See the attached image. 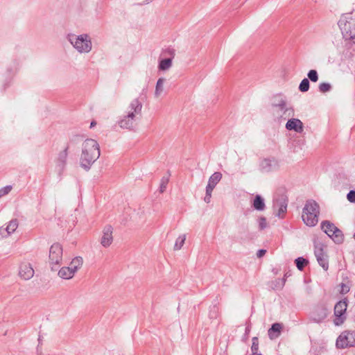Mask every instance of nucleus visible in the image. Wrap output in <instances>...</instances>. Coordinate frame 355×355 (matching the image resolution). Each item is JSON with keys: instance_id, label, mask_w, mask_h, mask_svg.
Segmentation results:
<instances>
[{"instance_id": "obj_1", "label": "nucleus", "mask_w": 355, "mask_h": 355, "mask_svg": "<svg viewBox=\"0 0 355 355\" xmlns=\"http://www.w3.org/2000/svg\"><path fill=\"white\" fill-rule=\"evenodd\" d=\"M101 155L98 143L93 139H87L82 145L80 164L85 171H89Z\"/></svg>"}, {"instance_id": "obj_2", "label": "nucleus", "mask_w": 355, "mask_h": 355, "mask_svg": "<svg viewBox=\"0 0 355 355\" xmlns=\"http://www.w3.org/2000/svg\"><path fill=\"white\" fill-rule=\"evenodd\" d=\"M338 25L343 38L355 44V10L343 14Z\"/></svg>"}, {"instance_id": "obj_3", "label": "nucleus", "mask_w": 355, "mask_h": 355, "mask_svg": "<svg viewBox=\"0 0 355 355\" xmlns=\"http://www.w3.org/2000/svg\"><path fill=\"white\" fill-rule=\"evenodd\" d=\"M320 206L312 199L307 200L302 209V218L304 223L309 227H314L318 222Z\"/></svg>"}, {"instance_id": "obj_4", "label": "nucleus", "mask_w": 355, "mask_h": 355, "mask_svg": "<svg viewBox=\"0 0 355 355\" xmlns=\"http://www.w3.org/2000/svg\"><path fill=\"white\" fill-rule=\"evenodd\" d=\"M288 199L286 194L285 189H278L273 198V209L275 215L279 218L283 219L287 211Z\"/></svg>"}, {"instance_id": "obj_5", "label": "nucleus", "mask_w": 355, "mask_h": 355, "mask_svg": "<svg viewBox=\"0 0 355 355\" xmlns=\"http://www.w3.org/2000/svg\"><path fill=\"white\" fill-rule=\"evenodd\" d=\"M67 39L73 46L80 53H89L92 50V41L87 34H82L78 36L74 34H68Z\"/></svg>"}, {"instance_id": "obj_6", "label": "nucleus", "mask_w": 355, "mask_h": 355, "mask_svg": "<svg viewBox=\"0 0 355 355\" xmlns=\"http://www.w3.org/2000/svg\"><path fill=\"white\" fill-rule=\"evenodd\" d=\"M321 230L336 244L344 242L343 232L329 220H323L320 224Z\"/></svg>"}, {"instance_id": "obj_7", "label": "nucleus", "mask_w": 355, "mask_h": 355, "mask_svg": "<svg viewBox=\"0 0 355 355\" xmlns=\"http://www.w3.org/2000/svg\"><path fill=\"white\" fill-rule=\"evenodd\" d=\"M272 114L278 118H287L293 117L295 115L294 109L293 107L287 105L286 100L278 103V104H271Z\"/></svg>"}, {"instance_id": "obj_8", "label": "nucleus", "mask_w": 355, "mask_h": 355, "mask_svg": "<svg viewBox=\"0 0 355 355\" xmlns=\"http://www.w3.org/2000/svg\"><path fill=\"white\" fill-rule=\"evenodd\" d=\"M314 254L318 264L327 271L329 269L328 255L324 251L326 247L322 243L317 239L313 240Z\"/></svg>"}, {"instance_id": "obj_9", "label": "nucleus", "mask_w": 355, "mask_h": 355, "mask_svg": "<svg viewBox=\"0 0 355 355\" xmlns=\"http://www.w3.org/2000/svg\"><path fill=\"white\" fill-rule=\"evenodd\" d=\"M348 306V300L347 297L338 301L334 306V323L336 326H340L346 320V311Z\"/></svg>"}, {"instance_id": "obj_10", "label": "nucleus", "mask_w": 355, "mask_h": 355, "mask_svg": "<svg viewBox=\"0 0 355 355\" xmlns=\"http://www.w3.org/2000/svg\"><path fill=\"white\" fill-rule=\"evenodd\" d=\"M355 346V331H344L336 339V347L337 349H345Z\"/></svg>"}, {"instance_id": "obj_11", "label": "nucleus", "mask_w": 355, "mask_h": 355, "mask_svg": "<svg viewBox=\"0 0 355 355\" xmlns=\"http://www.w3.org/2000/svg\"><path fill=\"white\" fill-rule=\"evenodd\" d=\"M62 247L58 243H53L49 250V263L51 265H60L62 259Z\"/></svg>"}, {"instance_id": "obj_12", "label": "nucleus", "mask_w": 355, "mask_h": 355, "mask_svg": "<svg viewBox=\"0 0 355 355\" xmlns=\"http://www.w3.org/2000/svg\"><path fill=\"white\" fill-rule=\"evenodd\" d=\"M279 168V162L274 157L263 158L259 163V169L262 173H270Z\"/></svg>"}, {"instance_id": "obj_13", "label": "nucleus", "mask_w": 355, "mask_h": 355, "mask_svg": "<svg viewBox=\"0 0 355 355\" xmlns=\"http://www.w3.org/2000/svg\"><path fill=\"white\" fill-rule=\"evenodd\" d=\"M327 308L324 305H318L313 311L311 318L314 322L320 323L327 318Z\"/></svg>"}, {"instance_id": "obj_14", "label": "nucleus", "mask_w": 355, "mask_h": 355, "mask_svg": "<svg viewBox=\"0 0 355 355\" xmlns=\"http://www.w3.org/2000/svg\"><path fill=\"white\" fill-rule=\"evenodd\" d=\"M135 118L134 112H129L118 121V124L121 128L131 130L135 125Z\"/></svg>"}, {"instance_id": "obj_15", "label": "nucleus", "mask_w": 355, "mask_h": 355, "mask_svg": "<svg viewBox=\"0 0 355 355\" xmlns=\"http://www.w3.org/2000/svg\"><path fill=\"white\" fill-rule=\"evenodd\" d=\"M112 232L113 228L110 225L105 226L103 228V236L101 240V243L103 247L107 248L112 244L113 241Z\"/></svg>"}, {"instance_id": "obj_16", "label": "nucleus", "mask_w": 355, "mask_h": 355, "mask_svg": "<svg viewBox=\"0 0 355 355\" xmlns=\"http://www.w3.org/2000/svg\"><path fill=\"white\" fill-rule=\"evenodd\" d=\"M19 276L25 279L28 280L31 279L34 275V270L29 263H22L19 266Z\"/></svg>"}, {"instance_id": "obj_17", "label": "nucleus", "mask_w": 355, "mask_h": 355, "mask_svg": "<svg viewBox=\"0 0 355 355\" xmlns=\"http://www.w3.org/2000/svg\"><path fill=\"white\" fill-rule=\"evenodd\" d=\"M286 128L288 130H293L297 133H302L304 130L302 122L295 118L288 119L286 123Z\"/></svg>"}, {"instance_id": "obj_18", "label": "nucleus", "mask_w": 355, "mask_h": 355, "mask_svg": "<svg viewBox=\"0 0 355 355\" xmlns=\"http://www.w3.org/2000/svg\"><path fill=\"white\" fill-rule=\"evenodd\" d=\"M69 149V145H67L64 149L60 151L58 155L56 166L59 168L60 171H62L66 166Z\"/></svg>"}, {"instance_id": "obj_19", "label": "nucleus", "mask_w": 355, "mask_h": 355, "mask_svg": "<svg viewBox=\"0 0 355 355\" xmlns=\"http://www.w3.org/2000/svg\"><path fill=\"white\" fill-rule=\"evenodd\" d=\"M251 207L258 211H264L266 208L264 198L259 194L255 195L251 200Z\"/></svg>"}, {"instance_id": "obj_20", "label": "nucleus", "mask_w": 355, "mask_h": 355, "mask_svg": "<svg viewBox=\"0 0 355 355\" xmlns=\"http://www.w3.org/2000/svg\"><path fill=\"white\" fill-rule=\"evenodd\" d=\"M283 324L279 322H275L272 324L271 327L268 330V335L270 340H275L277 338L282 331Z\"/></svg>"}, {"instance_id": "obj_21", "label": "nucleus", "mask_w": 355, "mask_h": 355, "mask_svg": "<svg viewBox=\"0 0 355 355\" xmlns=\"http://www.w3.org/2000/svg\"><path fill=\"white\" fill-rule=\"evenodd\" d=\"M222 174L220 172L214 173L209 178L208 184L206 187V190L212 191L218 182L221 180Z\"/></svg>"}, {"instance_id": "obj_22", "label": "nucleus", "mask_w": 355, "mask_h": 355, "mask_svg": "<svg viewBox=\"0 0 355 355\" xmlns=\"http://www.w3.org/2000/svg\"><path fill=\"white\" fill-rule=\"evenodd\" d=\"M70 266L68 267H62L58 271V275L62 279H69L72 278L75 274L74 270L71 269Z\"/></svg>"}, {"instance_id": "obj_23", "label": "nucleus", "mask_w": 355, "mask_h": 355, "mask_svg": "<svg viewBox=\"0 0 355 355\" xmlns=\"http://www.w3.org/2000/svg\"><path fill=\"white\" fill-rule=\"evenodd\" d=\"M130 108L131 109L130 112H134L135 116L137 114H141L142 109V103L139 98H135L130 104Z\"/></svg>"}, {"instance_id": "obj_24", "label": "nucleus", "mask_w": 355, "mask_h": 355, "mask_svg": "<svg viewBox=\"0 0 355 355\" xmlns=\"http://www.w3.org/2000/svg\"><path fill=\"white\" fill-rule=\"evenodd\" d=\"M220 315V309L217 304L212 305L209 307L208 317L211 320L218 319Z\"/></svg>"}, {"instance_id": "obj_25", "label": "nucleus", "mask_w": 355, "mask_h": 355, "mask_svg": "<svg viewBox=\"0 0 355 355\" xmlns=\"http://www.w3.org/2000/svg\"><path fill=\"white\" fill-rule=\"evenodd\" d=\"M172 61L173 60L171 58L161 59L159 61L158 69L160 71H166L172 65Z\"/></svg>"}, {"instance_id": "obj_26", "label": "nucleus", "mask_w": 355, "mask_h": 355, "mask_svg": "<svg viewBox=\"0 0 355 355\" xmlns=\"http://www.w3.org/2000/svg\"><path fill=\"white\" fill-rule=\"evenodd\" d=\"M309 263V260L303 257H299L295 259L296 267L300 271H303Z\"/></svg>"}, {"instance_id": "obj_27", "label": "nucleus", "mask_w": 355, "mask_h": 355, "mask_svg": "<svg viewBox=\"0 0 355 355\" xmlns=\"http://www.w3.org/2000/svg\"><path fill=\"white\" fill-rule=\"evenodd\" d=\"M83 261L81 257H76L71 261L69 266L76 272L77 270L83 265Z\"/></svg>"}, {"instance_id": "obj_28", "label": "nucleus", "mask_w": 355, "mask_h": 355, "mask_svg": "<svg viewBox=\"0 0 355 355\" xmlns=\"http://www.w3.org/2000/svg\"><path fill=\"white\" fill-rule=\"evenodd\" d=\"M18 227V220L17 219H12L11 220L6 228L4 230L7 232V235H10V234L13 233L16 229Z\"/></svg>"}, {"instance_id": "obj_29", "label": "nucleus", "mask_w": 355, "mask_h": 355, "mask_svg": "<svg viewBox=\"0 0 355 355\" xmlns=\"http://www.w3.org/2000/svg\"><path fill=\"white\" fill-rule=\"evenodd\" d=\"M164 83V78H159L156 83L155 96L158 97L163 91V84Z\"/></svg>"}, {"instance_id": "obj_30", "label": "nucleus", "mask_w": 355, "mask_h": 355, "mask_svg": "<svg viewBox=\"0 0 355 355\" xmlns=\"http://www.w3.org/2000/svg\"><path fill=\"white\" fill-rule=\"evenodd\" d=\"M251 329H252V324H251L250 321L248 320L245 323V333L241 338L242 342L246 343L248 340L249 334L250 333Z\"/></svg>"}, {"instance_id": "obj_31", "label": "nucleus", "mask_w": 355, "mask_h": 355, "mask_svg": "<svg viewBox=\"0 0 355 355\" xmlns=\"http://www.w3.org/2000/svg\"><path fill=\"white\" fill-rule=\"evenodd\" d=\"M310 88V83H309V80L308 78H304L302 81L301 83H300V85H299V90L301 92H306L307 91H309Z\"/></svg>"}, {"instance_id": "obj_32", "label": "nucleus", "mask_w": 355, "mask_h": 355, "mask_svg": "<svg viewBox=\"0 0 355 355\" xmlns=\"http://www.w3.org/2000/svg\"><path fill=\"white\" fill-rule=\"evenodd\" d=\"M186 240V236L184 234L179 236L176 241L174 245V250H179L182 248L183 246L184 241Z\"/></svg>"}, {"instance_id": "obj_33", "label": "nucleus", "mask_w": 355, "mask_h": 355, "mask_svg": "<svg viewBox=\"0 0 355 355\" xmlns=\"http://www.w3.org/2000/svg\"><path fill=\"white\" fill-rule=\"evenodd\" d=\"M307 76L309 80L313 83H316L318 80V73L315 69L309 70Z\"/></svg>"}, {"instance_id": "obj_34", "label": "nucleus", "mask_w": 355, "mask_h": 355, "mask_svg": "<svg viewBox=\"0 0 355 355\" xmlns=\"http://www.w3.org/2000/svg\"><path fill=\"white\" fill-rule=\"evenodd\" d=\"M83 137V136H81L79 135H75L70 138V139H69V142L67 144V145H69V148L71 146L76 145L80 142Z\"/></svg>"}, {"instance_id": "obj_35", "label": "nucleus", "mask_w": 355, "mask_h": 355, "mask_svg": "<svg viewBox=\"0 0 355 355\" xmlns=\"http://www.w3.org/2000/svg\"><path fill=\"white\" fill-rule=\"evenodd\" d=\"M272 102L271 104H278V103H280L282 101H284L286 99V97L283 96L282 94H277L272 96Z\"/></svg>"}, {"instance_id": "obj_36", "label": "nucleus", "mask_w": 355, "mask_h": 355, "mask_svg": "<svg viewBox=\"0 0 355 355\" xmlns=\"http://www.w3.org/2000/svg\"><path fill=\"white\" fill-rule=\"evenodd\" d=\"M319 91L322 93H326L328 92H330L332 87L330 83H321L319 85Z\"/></svg>"}, {"instance_id": "obj_37", "label": "nucleus", "mask_w": 355, "mask_h": 355, "mask_svg": "<svg viewBox=\"0 0 355 355\" xmlns=\"http://www.w3.org/2000/svg\"><path fill=\"white\" fill-rule=\"evenodd\" d=\"M346 279L347 280V283L342 282L340 284V293H341L342 295L347 294V293L349 292V290H350V286L348 284L349 281L348 280L347 277H346Z\"/></svg>"}, {"instance_id": "obj_38", "label": "nucleus", "mask_w": 355, "mask_h": 355, "mask_svg": "<svg viewBox=\"0 0 355 355\" xmlns=\"http://www.w3.org/2000/svg\"><path fill=\"white\" fill-rule=\"evenodd\" d=\"M252 346H251V351L252 353H256L259 351V338L257 336H254L252 339Z\"/></svg>"}, {"instance_id": "obj_39", "label": "nucleus", "mask_w": 355, "mask_h": 355, "mask_svg": "<svg viewBox=\"0 0 355 355\" xmlns=\"http://www.w3.org/2000/svg\"><path fill=\"white\" fill-rule=\"evenodd\" d=\"M272 288L275 290H281L284 287L283 281L280 280V279H276L275 281L272 282Z\"/></svg>"}, {"instance_id": "obj_40", "label": "nucleus", "mask_w": 355, "mask_h": 355, "mask_svg": "<svg viewBox=\"0 0 355 355\" xmlns=\"http://www.w3.org/2000/svg\"><path fill=\"white\" fill-rule=\"evenodd\" d=\"M259 228L260 230H263L267 227L266 218L264 216H260L258 219Z\"/></svg>"}, {"instance_id": "obj_41", "label": "nucleus", "mask_w": 355, "mask_h": 355, "mask_svg": "<svg viewBox=\"0 0 355 355\" xmlns=\"http://www.w3.org/2000/svg\"><path fill=\"white\" fill-rule=\"evenodd\" d=\"M168 182V179L163 177L161 180L160 185H159V191L160 193H163L166 189Z\"/></svg>"}, {"instance_id": "obj_42", "label": "nucleus", "mask_w": 355, "mask_h": 355, "mask_svg": "<svg viewBox=\"0 0 355 355\" xmlns=\"http://www.w3.org/2000/svg\"><path fill=\"white\" fill-rule=\"evenodd\" d=\"M11 185H7L1 189H0V198L7 195L12 190Z\"/></svg>"}, {"instance_id": "obj_43", "label": "nucleus", "mask_w": 355, "mask_h": 355, "mask_svg": "<svg viewBox=\"0 0 355 355\" xmlns=\"http://www.w3.org/2000/svg\"><path fill=\"white\" fill-rule=\"evenodd\" d=\"M347 199L352 203H355V190H350L347 194Z\"/></svg>"}, {"instance_id": "obj_44", "label": "nucleus", "mask_w": 355, "mask_h": 355, "mask_svg": "<svg viewBox=\"0 0 355 355\" xmlns=\"http://www.w3.org/2000/svg\"><path fill=\"white\" fill-rule=\"evenodd\" d=\"M163 53L164 55H168V58H171L173 60L175 56V50L171 48H168L163 51Z\"/></svg>"}, {"instance_id": "obj_45", "label": "nucleus", "mask_w": 355, "mask_h": 355, "mask_svg": "<svg viewBox=\"0 0 355 355\" xmlns=\"http://www.w3.org/2000/svg\"><path fill=\"white\" fill-rule=\"evenodd\" d=\"M211 193H212V191L206 190L205 196L204 198V201L206 203L210 202L211 198Z\"/></svg>"}, {"instance_id": "obj_46", "label": "nucleus", "mask_w": 355, "mask_h": 355, "mask_svg": "<svg viewBox=\"0 0 355 355\" xmlns=\"http://www.w3.org/2000/svg\"><path fill=\"white\" fill-rule=\"evenodd\" d=\"M266 252L267 251L265 249H259L257 252V257L261 258L263 257L266 254Z\"/></svg>"}, {"instance_id": "obj_47", "label": "nucleus", "mask_w": 355, "mask_h": 355, "mask_svg": "<svg viewBox=\"0 0 355 355\" xmlns=\"http://www.w3.org/2000/svg\"><path fill=\"white\" fill-rule=\"evenodd\" d=\"M96 125V122L95 121H92L91 123H90V128H94L95 125Z\"/></svg>"}, {"instance_id": "obj_48", "label": "nucleus", "mask_w": 355, "mask_h": 355, "mask_svg": "<svg viewBox=\"0 0 355 355\" xmlns=\"http://www.w3.org/2000/svg\"><path fill=\"white\" fill-rule=\"evenodd\" d=\"M5 230V229H1V228H0V238H1V237H3V234L5 232H6V230Z\"/></svg>"}, {"instance_id": "obj_49", "label": "nucleus", "mask_w": 355, "mask_h": 355, "mask_svg": "<svg viewBox=\"0 0 355 355\" xmlns=\"http://www.w3.org/2000/svg\"><path fill=\"white\" fill-rule=\"evenodd\" d=\"M291 274L289 272H286V273L284 274V277H286V278H287L288 277L291 276Z\"/></svg>"}, {"instance_id": "obj_50", "label": "nucleus", "mask_w": 355, "mask_h": 355, "mask_svg": "<svg viewBox=\"0 0 355 355\" xmlns=\"http://www.w3.org/2000/svg\"><path fill=\"white\" fill-rule=\"evenodd\" d=\"M280 280L283 281V282H284V284H285V282H286V277H285L284 276V277H283L282 279H280Z\"/></svg>"}, {"instance_id": "obj_51", "label": "nucleus", "mask_w": 355, "mask_h": 355, "mask_svg": "<svg viewBox=\"0 0 355 355\" xmlns=\"http://www.w3.org/2000/svg\"><path fill=\"white\" fill-rule=\"evenodd\" d=\"M251 355H262L261 353H258V352H256V353H252Z\"/></svg>"}, {"instance_id": "obj_52", "label": "nucleus", "mask_w": 355, "mask_h": 355, "mask_svg": "<svg viewBox=\"0 0 355 355\" xmlns=\"http://www.w3.org/2000/svg\"><path fill=\"white\" fill-rule=\"evenodd\" d=\"M51 270H56V269H55L53 266L51 267Z\"/></svg>"}, {"instance_id": "obj_53", "label": "nucleus", "mask_w": 355, "mask_h": 355, "mask_svg": "<svg viewBox=\"0 0 355 355\" xmlns=\"http://www.w3.org/2000/svg\"><path fill=\"white\" fill-rule=\"evenodd\" d=\"M353 320L355 321V315L353 316Z\"/></svg>"}, {"instance_id": "obj_54", "label": "nucleus", "mask_w": 355, "mask_h": 355, "mask_svg": "<svg viewBox=\"0 0 355 355\" xmlns=\"http://www.w3.org/2000/svg\"><path fill=\"white\" fill-rule=\"evenodd\" d=\"M354 239H355V233H354Z\"/></svg>"}]
</instances>
